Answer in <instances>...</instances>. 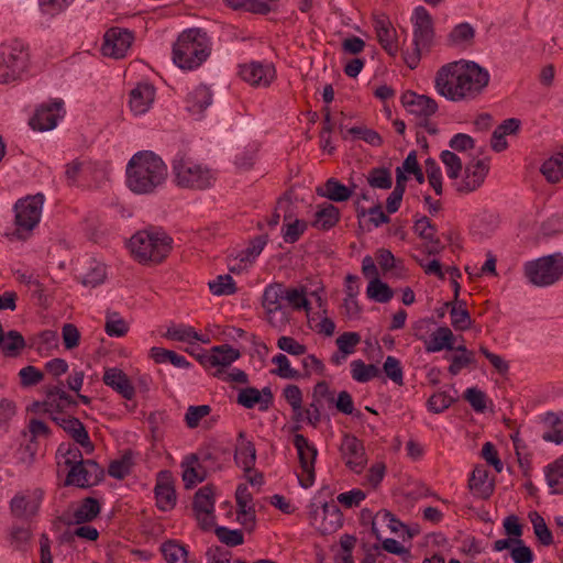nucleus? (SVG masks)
<instances>
[{
	"label": "nucleus",
	"mask_w": 563,
	"mask_h": 563,
	"mask_svg": "<svg viewBox=\"0 0 563 563\" xmlns=\"http://www.w3.org/2000/svg\"><path fill=\"white\" fill-rule=\"evenodd\" d=\"M489 74L474 62H453L442 66L434 79L437 92L446 100L475 99L488 85Z\"/></svg>",
	"instance_id": "obj_1"
},
{
	"label": "nucleus",
	"mask_w": 563,
	"mask_h": 563,
	"mask_svg": "<svg viewBox=\"0 0 563 563\" xmlns=\"http://www.w3.org/2000/svg\"><path fill=\"white\" fill-rule=\"evenodd\" d=\"M167 166L151 151L134 154L126 165V186L137 195L154 192L167 179Z\"/></svg>",
	"instance_id": "obj_2"
},
{
	"label": "nucleus",
	"mask_w": 563,
	"mask_h": 563,
	"mask_svg": "<svg viewBox=\"0 0 563 563\" xmlns=\"http://www.w3.org/2000/svg\"><path fill=\"white\" fill-rule=\"evenodd\" d=\"M210 53L211 42L207 33L188 29L179 34L173 46V62L181 69L194 70L208 59Z\"/></svg>",
	"instance_id": "obj_3"
},
{
	"label": "nucleus",
	"mask_w": 563,
	"mask_h": 563,
	"mask_svg": "<svg viewBox=\"0 0 563 563\" xmlns=\"http://www.w3.org/2000/svg\"><path fill=\"white\" fill-rule=\"evenodd\" d=\"M176 185L180 188L203 190L211 187L217 178L216 170L185 154H177L172 162Z\"/></svg>",
	"instance_id": "obj_4"
},
{
	"label": "nucleus",
	"mask_w": 563,
	"mask_h": 563,
	"mask_svg": "<svg viewBox=\"0 0 563 563\" xmlns=\"http://www.w3.org/2000/svg\"><path fill=\"white\" fill-rule=\"evenodd\" d=\"M172 238L162 231L143 230L129 241V250L139 263H159L172 250Z\"/></svg>",
	"instance_id": "obj_5"
},
{
	"label": "nucleus",
	"mask_w": 563,
	"mask_h": 563,
	"mask_svg": "<svg viewBox=\"0 0 563 563\" xmlns=\"http://www.w3.org/2000/svg\"><path fill=\"white\" fill-rule=\"evenodd\" d=\"M29 66L30 52L23 41L12 40L0 44V85L22 80Z\"/></svg>",
	"instance_id": "obj_6"
},
{
	"label": "nucleus",
	"mask_w": 563,
	"mask_h": 563,
	"mask_svg": "<svg viewBox=\"0 0 563 563\" xmlns=\"http://www.w3.org/2000/svg\"><path fill=\"white\" fill-rule=\"evenodd\" d=\"M43 205L41 194L19 199L14 205V228L7 235L15 240L27 239L41 221Z\"/></svg>",
	"instance_id": "obj_7"
},
{
	"label": "nucleus",
	"mask_w": 563,
	"mask_h": 563,
	"mask_svg": "<svg viewBox=\"0 0 563 563\" xmlns=\"http://www.w3.org/2000/svg\"><path fill=\"white\" fill-rule=\"evenodd\" d=\"M411 22L413 29L412 43L415 45V49L412 53H407L405 55V62L411 69H413L420 60L421 53L430 48L434 38V27L431 14L422 5H419L413 10Z\"/></svg>",
	"instance_id": "obj_8"
},
{
	"label": "nucleus",
	"mask_w": 563,
	"mask_h": 563,
	"mask_svg": "<svg viewBox=\"0 0 563 563\" xmlns=\"http://www.w3.org/2000/svg\"><path fill=\"white\" fill-rule=\"evenodd\" d=\"M262 307L267 322L276 329H284L290 320V311L286 305V287L280 283H273L264 288Z\"/></svg>",
	"instance_id": "obj_9"
},
{
	"label": "nucleus",
	"mask_w": 563,
	"mask_h": 563,
	"mask_svg": "<svg viewBox=\"0 0 563 563\" xmlns=\"http://www.w3.org/2000/svg\"><path fill=\"white\" fill-rule=\"evenodd\" d=\"M525 275L538 287L551 286L563 276V256L552 254L525 264Z\"/></svg>",
	"instance_id": "obj_10"
},
{
	"label": "nucleus",
	"mask_w": 563,
	"mask_h": 563,
	"mask_svg": "<svg viewBox=\"0 0 563 563\" xmlns=\"http://www.w3.org/2000/svg\"><path fill=\"white\" fill-rule=\"evenodd\" d=\"M310 525L322 534H330L340 529L343 525V515L339 506L331 503L317 504L309 506Z\"/></svg>",
	"instance_id": "obj_11"
},
{
	"label": "nucleus",
	"mask_w": 563,
	"mask_h": 563,
	"mask_svg": "<svg viewBox=\"0 0 563 563\" xmlns=\"http://www.w3.org/2000/svg\"><path fill=\"white\" fill-rule=\"evenodd\" d=\"M294 445L297 450L301 473L298 474L299 484L309 488L316 479L314 463L318 455L317 448L302 434H295Z\"/></svg>",
	"instance_id": "obj_12"
},
{
	"label": "nucleus",
	"mask_w": 563,
	"mask_h": 563,
	"mask_svg": "<svg viewBox=\"0 0 563 563\" xmlns=\"http://www.w3.org/2000/svg\"><path fill=\"white\" fill-rule=\"evenodd\" d=\"M65 109L63 100H54L38 106L30 119V126L34 131L46 132L55 129L64 118Z\"/></svg>",
	"instance_id": "obj_13"
},
{
	"label": "nucleus",
	"mask_w": 563,
	"mask_h": 563,
	"mask_svg": "<svg viewBox=\"0 0 563 563\" xmlns=\"http://www.w3.org/2000/svg\"><path fill=\"white\" fill-rule=\"evenodd\" d=\"M341 456L355 474H361L367 464V456L361 440L352 434H344L340 445Z\"/></svg>",
	"instance_id": "obj_14"
},
{
	"label": "nucleus",
	"mask_w": 563,
	"mask_h": 563,
	"mask_svg": "<svg viewBox=\"0 0 563 563\" xmlns=\"http://www.w3.org/2000/svg\"><path fill=\"white\" fill-rule=\"evenodd\" d=\"M132 32L125 29L112 27L103 36L101 52L104 56L123 58L133 43Z\"/></svg>",
	"instance_id": "obj_15"
},
{
	"label": "nucleus",
	"mask_w": 563,
	"mask_h": 563,
	"mask_svg": "<svg viewBox=\"0 0 563 563\" xmlns=\"http://www.w3.org/2000/svg\"><path fill=\"white\" fill-rule=\"evenodd\" d=\"M240 77L253 87H268L276 77L272 63L250 62L240 65Z\"/></svg>",
	"instance_id": "obj_16"
},
{
	"label": "nucleus",
	"mask_w": 563,
	"mask_h": 563,
	"mask_svg": "<svg viewBox=\"0 0 563 563\" xmlns=\"http://www.w3.org/2000/svg\"><path fill=\"white\" fill-rule=\"evenodd\" d=\"M102 475V470L93 460H84L71 467L66 477V484L80 488L97 484Z\"/></svg>",
	"instance_id": "obj_17"
},
{
	"label": "nucleus",
	"mask_w": 563,
	"mask_h": 563,
	"mask_svg": "<svg viewBox=\"0 0 563 563\" xmlns=\"http://www.w3.org/2000/svg\"><path fill=\"white\" fill-rule=\"evenodd\" d=\"M236 402L245 409L257 408L258 411L266 412L274 404V395L268 386L261 390L255 387H244L239 390Z\"/></svg>",
	"instance_id": "obj_18"
},
{
	"label": "nucleus",
	"mask_w": 563,
	"mask_h": 563,
	"mask_svg": "<svg viewBox=\"0 0 563 563\" xmlns=\"http://www.w3.org/2000/svg\"><path fill=\"white\" fill-rule=\"evenodd\" d=\"M489 170V166L485 161L478 159L470 163L463 178L456 183V190L462 194H468L476 190L484 183Z\"/></svg>",
	"instance_id": "obj_19"
},
{
	"label": "nucleus",
	"mask_w": 563,
	"mask_h": 563,
	"mask_svg": "<svg viewBox=\"0 0 563 563\" xmlns=\"http://www.w3.org/2000/svg\"><path fill=\"white\" fill-rule=\"evenodd\" d=\"M53 420L82 448L86 454L93 452L95 446L84 423L75 417H53Z\"/></svg>",
	"instance_id": "obj_20"
},
{
	"label": "nucleus",
	"mask_w": 563,
	"mask_h": 563,
	"mask_svg": "<svg viewBox=\"0 0 563 563\" xmlns=\"http://www.w3.org/2000/svg\"><path fill=\"white\" fill-rule=\"evenodd\" d=\"M155 87L150 82L137 84L129 95V107L134 115L145 114L155 100Z\"/></svg>",
	"instance_id": "obj_21"
},
{
	"label": "nucleus",
	"mask_w": 563,
	"mask_h": 563,
	"mask_svg": "<svg viewBox=\"0 0 563 563\" xmlns=\"http://www.w3.org/2000/svg\"><path fill=\"white\" fill-rule=\"evenodd\" d=\"M374 29L376 37L380 46L390 56H396L399 52V44L397 41V31L393 26L389 19L385 15L375 18Z\"/></svg>",
	"instance_id": "obj_22"
},
{
	"label": "nucleus",
	"mask_w": 563,
	"mask_h": 563,
	"mask_svg": "<svg viewBox=\"0 0 563 563\" xmlns=\"http://www.w3.org/2000/svg\"><path fill=\"white\" fill-rule=\"evenodd\" d=\"M401 102L408 112L420 118H429L438 110V104L432 98L410 90L401 96Z\"/></svg>",
	"instance_id": "obj_23"
},
{
	"label": "nucleus",
	"mask_w": 563,
	"mask_h": 563,
	"mask_svg": "<svg viewBox=\"0 0 563 563\" xmlns=\"http://www.w3.org/2000/svg\"><path fill=\"white\" fill-rule=\"evenodd\" d=\"M102 380L104 385L112 388L126 400H132L135 396V388L128 375L118 367L104 369Z\"/></svg>",
	"instance_id": "obj_24"
},
{
	"label": "nucleus",
	"mask_w": 563,
	"mask_h": 563,
	"mask_svg": "<svg viewBox=\"0 0 563 563\" xmlns=\"http://www.w3.org/2000/svg\"><path fill=\"white\" fill-rule=\"evenodd\" d=\"M42 493L15 495L10 503L12 514L18 518L29 519L35 516L42 503Z\"/></svg>",
	"instance_id": "obj_25"
},
{
	"label": "nucleus",
	"mask_w": 563,
	"mask_h": 563,
	"mask_svg": "<svg viewBox=\"0 0 563 563\" xmlns=\"http://www.w3.org/2000/svg\"><path fill=\"white\" fill-rule=\"evenodd\" d=\"M239 350L234 349L229 344L216 345L211 347V350L199 356V361L201 364L206 366L217 367V366H230L233 362H235L240 357Z\"/></svg>",
	"instance_id": "obj_26"
},
{
	"label": "nucleus",
	"mask_w": 563,
	"mask_h": 563,
	"mask_svg": "<svg viewBox=\"0 0 563 563\" xmlns=\"http://www.w3.org/2000/svg\"><path fill=\"white\" fill-rule=\"evenodd\" d=\"M212 97V91L208 86L197 85L187 93L185 100L187 111L192 115L200 117L211 106Z\"/></svg>",
	"instance_id": "obj_27"
},
{
	"label": "nucleus",
	"mask_w": 563,
	"mask_h": 563,
	"mask_svg": "<svg viewBox=\"0 0 563 563\" xmlns=\"http://www.w3.org/2000/svg\"><path fill=\"white\" fill-rule=\"evenodd\" d=\"M234 461L245 473H251L256 462V449L245 433L241 431L238 435Z\"/></svg>",
	"instance_id": "obj_28"
},
{
	"label": "nucleus",
	"mask_w": 563,
	"mask_h": 563,
	"mask_svg": "<svg viewBox=\"0 0 563 563\" xmlns=\"http://www.w3.org/2000/svg\"><path fill=\"white\" fill-rule=\"evenodd\" d=\"M355 188V185L347 187L341 184L336 178H329L322 187L317 188V194L330 201L344 202L352 197Z\"/></svg>",
	"instance_id": "obj_29"
},
{
	"label": "nucleus",
	"mask_w": 563,
	"mask_h": 563,
	"mask_svg": "<svg viewBox=\"0 0 563 563\" xmlns=\"http://www.w3.org/2000/svg\"><path fill=\"white\" fill-rule=\"evenodd\" d=\"M413 231L421 239L429 242V244L424 246L423 252L427 254H437L440 252L441 244L435 236L437 230L428 217H421L420 219L416 220Z\"/></svg>",
	"instance_id": "obj_30"
},
{
	"label": "nucleus",
	"mask_w": 563,
	"mask_h": 563,
	"mask_svg": "<svg viewBox=\"0 0 563 563\" xmlns=\"http://www.w3.org/2000/svg\"><path fill=\"white\" fill-rule=\"evenodd\" d=\"M455 336L450 328L448 327H439L437 328L429 340L424 344V350L428 353H437L442 350H453L454 349Z\"/></svg>",
	"instance_id": "obj_31"
},
{
	"label": "nucleus",
	"mask_w": 563,
	"mask_h": 563,
	"mask_svg": "<svg viewBox=\"0 0 563 563\" xmlns=\"http://www.w3.org/2000/svg\"><path fill=\"white\" fill-rule=\"evenodd\" d=\"M71 405H75V401L71 396L65 391L63 385H56L47 388L45 400L43 402L45 411H60Z\"/></svg>",
	"instance_id": "obj_32"
},
{
	"label": "nucleus",
	"mask_w": 563,
	"mask_h": 563,
	"mask_svg": "<svg viewBox=\"0 0 563 563\" xmlns=\"http://www.w3.org/2000/svg\"><path fill=\"white\" fill-rule=\"evenodd\" d=\"M340 220V210L330 202L317 207L312 225L319 230H330Z\"/></svg>",
	"instance_id": "obj_33"
},
{
	"label": "nucleus",
	"mask_w": 563,
	"mask_h": 563,
	"mask_svg": "<svg viewBox=\"0 0 563 563\" xmlns=\"http://www.w3.org/2000/svg\"><path fill=\"white\" fill-rule=\"evenodd\" d=\"M470 488L481 498H488L494 492V484L483 466H476L468 481Z\"/></svg>",
	"instance_id": "obj_34"
},
{
	"label": "nucleus",
	"mask_w": 563,
	"mask_h": 563,
	"mask_svg": "<svg viewBox=\"0 0 563 563\" xmlns=\"http://www.w3.org/2000/svg\"><path fill=\"white\" fill-rule=\"evenodd\" d=\"M99 501L92 497H87L74 510L70 523L82 525L90 522L99 515Z\"/></svg>",
	"instance_id": "obj_35"
},
{
	"label": "nucleus",
	"mask_w": 563,
	"mask_h": 563,
	"mask_svg": "<svg viewBox=\"0 0 563 563\" xmlns=\"http://www.w3.org/2000/svg\"><path fill=\"white\" fill-rule=\"evenodd\" d=\"M157 507L163 511L172 510L176 505V493L168 478L159 479L155 486Z\"/></svg>",
	"instance_id": "obj_36"
},
{
	"label": "nucleus",
	"mask_w": 563,
	"mask_h": 563,
	"mask_svg": "<svg viewBox=\"0 0 563 563\" xmlns=\"http://www.w3.org/2000/svg\"><path fill=\"white\" fill-rule=\"evenodd\" d=\"M56 461L59 468L63 466L68 471L84 461L80 449L70 443H62L56 451Z\"/></svg>",
	"instance_id": "obj_37"
},
{
	"label": "nucleus",
	"mask_w": 563,
	"mask_h": 563,
	"mask_svg": "<svg viewBox=\"0 0 563 563\" xmlns=\"http://www.w3.org/2000/svg\"><path fill=\"white\" fill-rule=\"evenodd\" d=\"M25 345L23 335L15 330L3 333L0 338V350L8 357L19 356Z\"/></svg>",
	"instance_id": "obj_38"
},
{
	"label": "nucleus",
	"mask_w": 563,
	"mask_h": 563,
	"mask_svg": "<svg viewBox=\"0 0 563 563\" xmlns=\"http://www.w3.org/2000/svg\"><path fill=\"white\" fill-rule=\"evenodd\" d=\"M547 484L552 494H563V455L544 468Z\"/></svg>",
	"instance_id": "obj_39"
},
{
	"label": "nucleus",
	"mask_w": 563,
	"mask_h": 563,
	"mask_svg": "<svg viewBox=\"0 0 563 563\" xmlns=\"http://www.w3.org/2000/svg\"><path fill=\"white\" fill-rule=\"evenodd\" d=\"M445 307L450 308L451 324L455 330L465 331L470 329L472 319L464 301L446 302Z\"/></svg>",
	"instance_id": "obj_40"
},
{
	"label": "nucleus",
	"mask_w": 563,
	"mask_h": 563,
	"mask_svg": "<svg viewBox=\"0 0 563 563\" xmlns=\"http://www.w3.org/2000/svg\"><path fill=\"white\" fill-rule=\"evenodd\" d=\"M351 376L357 383H367L380 376V369L374 364H366L363 360H354L350 364Z\"/></svg>",
	"instance_id": "obj_41"
},
{
	"label": "nucleus",
	"mask_w": 563,
	"mask_h": 563,
	"mask_svg": "<svg viewBox=\"0 0 563 563\" xmlns=\"http://www.w3.org/2000/svg\"><path fill=\"white\" fill-rule=\"evenodd\" d=\"M540 170L549 183H559L563 178V154L559 153L545 159Z\"/></svg>",
	"instance_id": "obj_42"
},
{
	"label": "nucleus",
	"mask_w": 563,
	"mask_h": 563,
	"mask_svg": "<svg viewBox=\"0 0 563 563\" xmlns=\"http://www.w3.org/2000/svg\"><path fill=\"white\" fill-rule=\"evenodd\" d=\"M286 305L287 308L290 310H305L307 313H309L311 309V303L307 298V291L305 287H292L287 288L286 287Z\"/></svg>",
	"instance_id": "obj_43"
},
{
	"label": "nucleus",
	"mask_w": 563,
	"mask_h": 563,
	"mask_svg": "<svg viewBox=\"0 0 563 563\" xmlns=\"http://www.w3.org/2000/svg\"><path fill=\"white\" fill-rule=\"evenodd\" d=\"M283 397L289 404L292 410L294 420L300 422L303 420L302 391L297 385H287L283 389Z\"/></svg>",
	"instance_id": "obj_44"
},
{
	"label": "nucleus",
	"mask_w": 563,
	"mask_h": 563,
	"mask_svg": "<svg viewBox=\"0 0 563 563\" xmlns=\"http://www.w3.org/2000/svg\"><path fill=\"white\" fill-rule=\"evenodd\" d=\"M166 563H188L187 549L174 540L164 542L161 547Z\"/></svg>",
	"instance_id": "obj_45"
},
{
	"label": "nucleus",
	"mask_w": 563,
	"mask_h": 563,
	"mask_svg": "<svg viewBox=\"0 0 563 563\" xmlns=\"http://www.w3.org/2000/svg\"><path fill=\"white\" fill-rule=\"evenodd\" d=\"M544 422L550 426V430L543 433L542 439L555 444L563 443V417L548 412L544 417Z\"/></svg>",
	"instance_id": "obj_46"
},
{
	"label": "nucleus",
	"mask_w": 563,
	"mask_h": 563,
	"mask_svg": "<svg viewBox=\"0 0 563 563\" xmlns=\"http://www.w3.org/2000/svg\"><path fill=\"white\" fill-rule=\"evenodd\" d=\"M366 295L376 302L386 303L394 297V291L379 278H373L367 285Z\"/></svg>",
	"instance_id": "obj_47"
},
{
	"label": "nucleus",
	"mask_w": 563,
	"mask_h": 563,
	"mask_svg": "<svg viewBox=\"0 0 563 563\" xmlns=\"http://www.w3.org/2000/svg\"><path fill=\"white\" fill-rule=\"evenodd\" d=\"M181 466L183 481L185 482V486L187 488H190L203 481V475L199 470L200 467L197 456L190 455L189 457L186 459Z\"/></svg>",
	"instance_id": "obj_48"
},
{
	"label": "nucleus",
	"mask_w": 563,
	"mask_h": 563,
	"mask_svg": "<svg viewBox=\"0 0 563 563\" xmlns=\"http://www.w3.org/2000/svg\"><path fill=\"white\" fill-rule=\"evenodd\" d=\"M165 336L173 341L192 344L195 343L196 330L191 325L173 323L167 328Z\"/></svg>",
	"instance_id": "obj_49"
},
{
	"label": "nucleus",
	"mask_w": 563,
	"mask_h": 563,
	"mask_svg": "<svg viewBox=\"0 0 563 563\" xmlns=\"http://www.w3.org/2000/svg\"><path fill=\"white\" fill-rule=\"evenodd\" d=\"M272 363L276 366L272 373L284 379H297L300 377V373L292 368L289 358L283 354H276L272 358Z\"/></svg>",
	"instance_id": "obj_50"
},
{
	"label": "nucleus",
	"mask_w": 563,
	"mask_h": 563,
	"mask_svg": "<svg viewBox=\"0 0 563 563\" xmlns=\"http://www.w3.org/2000/svg\"><path fill=\"white\" fill-rule=\"evenodd\" d=\"M347 135H351L353 140H363L372 146H380L383 143L382 136L376 131L363 125L347 129L346 133H343V137L346 139Z\"/></svg>",
	"instance_id": "obj_51"
},
{
	"label": "nucleus",
	"mask_w": 563,
	"mask_h": 563,
	"mask_svg": "<svg viewBox=\"0 0 563 563\" xmlns=\"http://www.w3.org/2000/svg\"><path fill=\"white\" fill-rule=\"evenodd\" d=\"M132 466L133 454L131 452H126L120 459L114 460L109 464L108 473L113 478L122 479L130 474Z\"/></svg>",
	"instance_id": "obj_52"
},
{
	"label": "nucleus",
	"mask_w": 563,
	"mask_h": 563,
	"mask_svg": "<svg viewBox=\"0 0 563 563\" xmlns=\"http://www.w3.org/2000/svg\"><path fill=\"white\" fill-rule=\"evenodd\" d=\"M529 519L532 523L533 532L540 543L543 545L552 544L553 537L543 517L537 511H531L529 512Z\"/></svg>",
	"instance_id": "obj_53"
},
{
	"label": "nucleus",
	"mask_w": 563,
	"mask_h": 563,
	"mask_svg": "<svg viewBox=\"0 0 563 563\" xmlns=\"http://www.w3.org/2000/svg\"><path fill=\"white\" fill-rule=\"evenodd\" d=\"M377 526L386 527L394 533H398L404 528L402 522L388 510H379L375 515L372 527L374 532H377Z\"/></svg>",
	"instance_id": "obj_54"
},
{
	"label": "nucleus",
	"mask_w": 563,
	"mask_h": 563,
	"mask_svg": "<svg viewBox=\"0 0 563 563\" xmlns=\"http://www.w3.org/2000/svg\"><path fill=\"white\" fill-rule=\"evenodd\" d=\"M106 333L109 336L121 338L129 331V325L117 312H109L104 324Z\"/></svg>",
	"instance_id": "obj_55"
},
{
	"label": "nucleus",
	"mask_w": 563,
	"mask_h": 563,
	"mask_svg": "<svg viewBox=\"0 0 563 563\" xmlns=\"http://www.w3.org/2000/svg\"><path fill=\"white\" fill-rule=\"evenodd\" d=\"M194 511H214L213 489L203 486L195 495Z\"/></svg>",
	"instance_id": "obj_56"
},
{
	"label": "nucleus",
	"mask_w": 563,
	"mask_h": 563,
	"mask_svg": "<svg viewBox=\"0 0 563 563\" xmlns=\"http://www.w3.org/2000/svg\"><path fill=\"white\" fill-rule=\"evenodd\" d=\"M211 412L209 405L189 406L185 413V422L189 429H195L200 426L202 420Z\"/></svg>",
	"instance_id": "obj_57"
},
{
	"label": "nucleus",
	"mask_w": 563,
	"mask_h": 563,
	"mask_svg": "<svg viewBox=\"0 0 563 563\" xmlns=\"http://www.w3.org/2000/svg\"><path fill=\"white\" fill-rule=\"evenodd\" d=\"M367 183L372 188L389 189L393 185L391 174L387 168H373L368 172Z\"/></svg>",
	"instance_id": "obj_58"
},
{
	"label": "nucleus",
	"mask_w": 563,
	"mask_h": 563,
	"mask_svg": "<svg viewBox=\"0 0 563 563\" xmlns=\"http://www.w3.org/2000/svg\"><path fill=\"white\" fill-rule=\"evenodd\" d=\"M210 291L216 296L232 295L236 291L235 283L230 275H220L209 283Z\"/></svg>",
	"instance_id": "obj_59"
},
{
	"label": "nucleus",
	"mask_w": 563,
	"mask_h": 563,
	"mask_svg": "<svg viewBox=\"0 0 563 563\" xmlns=\"http://www.w3.org/2000/svg\"><path fill=\"white\" fill-rule=\"evenodd\" d=\"M454 401L455 398L449 393L437 391L428 399L427 407L428 410L433 413H441L446 410Z\"/></svg>",
	"instance_id": "obj_60"
},
{
	"label": "nucleus",
	"mask_w": 563,
	"mask_h": 563,
	"mask_svg": "<svg viewBox=\"0 0 563 563\" xmlns=\"http://www.w3.org/2000/svg\"><path fill=\"white\" fill-rule=\"evenodd\" d=\"M77 527L73 530H68L63 534V540L70 542L75 537L87 540V541H96L99 537L98 530L89 525H76Z\"/></svg>",
	"instance_id": "obj_61"
},
{
	"label": "nucleus",
	"mask_w": 563,
	"mask_h": 563,
	"mask_svg": "<svg viewBox=\"0 0 563 563\" xmlns=\"http://www.w3.org/2000/svg\"><path fill=\"white\" fill-rule=\"evenodd\" d=\"M16 404L9 398H0V434L8 431L10 421L16 415Z\"/></svg>",
	"instance_id": "obj_62"
},
{
	"label": "nucleus",
	"mask_w": 563,
	"mask_h": 563,
	"mask_svg": "<svg viewBox=\"0 0 563 563\" xmlns=\"http://www.w3.org/2000/svg\"><path fill=\"white\" fill-rule=\"evenodd\" d=\"M383 371L396 385L401 386L404 384V371L400 361L395 356L389 355L386 357Z\"/></svg>",
	"instance_id": "obj_63"
},
{
	"label": "nucleus",
	"mask_w": 563,
	"mask_h": 563,
	"mask_svg": "<svg viewBox=\"0 0 563 563\" xmlns=\"http://www.w3.org/2000/svg\"><path fill=\"white\" fill-rule=\"evenodd\" d=\"M442 163L445 166L446 175L450 179H457L462 170L461 158L451 151H443L440 155Z\"/></svg>",
	"instance_id": "obj_64"
}]
</instances>
